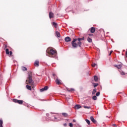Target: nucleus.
<instances>
[{
  "label": "nucleus",
  "mask_w": 127,
  "mask_h": 127,
  "mask_svg": "<svg viewBox=\"0 0 127 127\" xmlns=\"http://www.w3.org/2000/svg\"><path fill=\"white\" fill-rule=\"evenodd\" d=\"M21 70L22 71H27V68H26V67H24V66H22Z\"/></svg>",
  "instance_id": "16"
},
{
  "label": "nucleus",
  "mask_w": 127,
  "mask_h": 127,
  "mask_svg": "<svg viewBox=\"0 0 127 127\" xmlns=\"http://www.w3.org/2000/svg\"><path fill=\"white\" fill-rule=\"evenodd\" d=\"M81 108H82V107L79 105H76L74 106V109H75V110H79V109H81Z\"/></svg>",
  "instance_id": "12"
},
{
  "label": "nucleus",
  "mask_w": 127,
  "mask_h": 127,
  "mask_svg": "<svg viewBox=\"0 0 127 127\" xmlns=\"http://www.w3.org/2000/svg\"><path fill=\"white\" fill-rule=\"evenodd\" d=\"M56 83L57 85H61V84H62V83H61V80L58 78L56 79Z\"/></svg>",
  "instance_id": "6"
},
{
  "label": "nucleus",
  "mask_w": 127,
  "mask_h": 127,
  "mask_svg": "<svg viewBox=\"0 0 127 127\" xmlns=\"http://www.w3.org/2000/svg\"><path fill=\"white\" fill-rule=\"evenodd\" d=\"M89 36H93V34H88Z\"/></svg>",
  "instance_id": "36"
},
{
  "label": "nucleus",
  "mask_w": 127,
  "mask_h": 127,
  "mask_svg": "<svg viewBox=\"0 0 127 127\" xmlns=\"http://www.w3.org/2000/svg\"><path fill=\"white\" fill-rule=\"evenodd\" d=\"M114 67L118 68V69H120L121 67H123V65L122 64H119V65L115 64L114 65Z\"/></svg>",
  "instance_id": "13"
},
{
  "label": "nucleus",
  "mask_w": 127,
  "mask_h": 127,
  "mask_svg": "<svg viewBox=\"0 0 127 127\" xmlns=\"http://www.w3.org/2000/svg\"><path fill=\"white\" fill-rule=\"evenodd\" d=\"M66 90L68 92H73V91H75V89H74V88H66Z\"/></svg>",
  "instance_id": "15"
},
{
  "label": "nucleus",
  "mask_w": 127,
  "mask_h": 127,
  "mask_svg": "<svg viewBox=\"0 0 127 127\" xmlns=\"http://www.w3.org/2000/svg\"><path fill=\"white\" fill-rule=\"evenodd\" d=\"M2 124H3L2 120L0 119V127H2Z\"/></svg>",
  "instance_id": "23"
},
{
  "label": "nucleus",
  "mask_w": 127,
  "mask_h": 127,
  "mask_svg": "<svg viewBox=\"0 0 127 127\" xmlns=\"http://www.w3.org/2000/svg\"><path fill=\"white\" fill-rule=\"evenodd\" d=\"M55 120H56V119H57L56 117H55Z\"/></svg>",
  "instance_id": "44"
},
{
  "label": "nucleus",
  "mask_w": 127,
  "mask_h": 127,
  "mask_svg": "<svg viewBox=\"0 0 127 127\" xmlns=\"http://www.w3.org/2000/svg\"><path fill=\"white\" fill-rule=\"evenodd\" d=\"M93 86L94 88H96V87H98V86H99V84L98 83H94L93 84Z\"/></svg>",
  "instance_id": "26"
},
{
  "label": "nucleus",
  "mask_w": 127,
  "mask_h": 127,
  "mask_svg": "<svg viewBox=\"0 0 127 127\" xmlns=\"http://www.w3.org/2000/svg\"><path fill=\"white\" fill-rule=\"evenodd\" d=\"M62 115L63 116V117H65V118H67V117H68V114L67 113H62Z\"/></svg>",
  "instance_id": "18"
},
{
  "label": "nucleus",
  "mask_w": 127,
  "mask_h": 127,
  "mask_svg": "<svg viewBox=\"0 0 127 127\" xmlns=\"http://www.w3.org/2000/svg\"><path fill=\"white\" fill-rule=\"evenodd\" d=\"M90 0V1H91V0Z\"/></svg>",
  "instance_id": "45"
},
{
  "label": "nucleus",
  "mask_w": 127,
  "mask_h": 127,
  "mask_svg": "<svg viewBox=\"0 0 127 127\" xmlns=\"http://www.w3.org/2000/svg\"><path fill=\"white\" fill-rule=\"evenodd\" d=\"M28 77H27V80H26V84L27 85H33L34 81L32 80V72L31 71L28 72Z\"/></svg>",
  "instance_id": "2"
},
{
  "label": "nucleus",
  "mask_w": 127,
  "mask_h": 127,
  "mask_svg": "<svg viewBox=\"0 0 127 127\" xmlns=\"http://www.w3.org/2000/svg\"><path fill=\"white\" fill-rule=\"evenodd\" d=\"M13 103H17V104H19V105H22L23 104V100H18L16 99H14L12 100Z\"/></svg>",
  "instance_id": "4"
},
{
  "label": "nucleus",
  "mask_w": 127,
  "mask_h": 127,
  "mask_svg": "<svg viewBox=\"0 0 127 127\" xmlns=\"http://www.w3.org/2000/svg\"><path fill=\"white\" fill-rule=\"evenodd\" d=\"M64 127H67V124L65 123L64 124Z\"/></svg>",
  "instance_id": "38"
},
{
  "label": "nucleus",
  "mask_w": 127,
  "mask_h": 127,
  "mask_svg": "<svg viewBox=\"0 0 127 127\" xmlns=\"http://www.w3.org/2000/svg\"><path fill=\"white\" fill-rule=\"evenodd\" d=\"M44 89L45 91H47V90H48V86H45L44 88Z\"/></svg>",
  "instance_id": "30"
},
{
  "label": "nucleus",
  "mask_w": 127,
  "mask_h": 127,
  "mask_svg": "<svg viewBox=\"0 0 127 127\" xmlns=\"http://www.w3.org/2000/svg\"><path fill=\"white\" fill-rule=\"evenodd\" d=\"M73 123H75V122H76V120H73Z\"/></svg>",
  "instance_id": "42"
},
{
  "label": "nucleus",
  "mask_w": 127,
  "mask_h": 127,
  "mask_svg": "<svg viewBox=\"0 0 127 127\" xmlns=\"http://www.w3.org/2000/svg\"><path fill=\"white\" fill-rule=\"evenodd\" d=\"M71 44L73 48H77L78 46H79V47H81V46L82 45V42H77V39H74L71 42Z\"/></svg>",
  "instance_id": "3"
},
{
  "label": "nucleus",
  "mask_w": 127,
  "mask_h": 127,
  "mask_svg": "<svg viewBox=\"0 0 127 127\" xmlns=\"http://www.w3.org/2000/svg\"><path fill=\"white\" fill-rule=\"evenodd\" d=\"M87 41L89 42V43H91V42H92L93 40L92 39L90 38V37H88V38H87Z\"/></svg>",
  "instance_id": "20"
},
{
  "label": "nucleus",
  "mask_w": 127,
  "mask_h": 127,
  "mask_svg": "<svg viewBox=\"0 0 127 127\" xmlns=\"http://www.w3.org/2000/svg\"><path fill=\"white\" fill-rule=\"evenodd\" d=\"M84 39H85V38L83 37L82 38H81V40H84Z\"/></svg>",
  "instance_id": "39"
},
{
  "label": "nucleus",
  "mask_w": 127,
  "mask_h": 127,
  "mask_svg": "<svg viewBox=\"0 0 127 127\" xmlns=\"http://www.w3.org/2000/svg\"><path fill=\"white\" fill-rule=\"evenodd\" d=\"M69 127H73V124L72 123H69Z\"/></svg>",
  "instance_id": "32"
},
{
  "label": "nucleus",
  "mask_w": 127,
  "mask_h": 127,
  "mask_svg": "<svg viewBox=\"0 0 127 127\" xmlns=\"http://www.w3.org/2000/svg\"><path fill=\"white\" fill-rule=\"evenodd\" d=\"M92 99H93V100H94V101H96V100H97V96H93V97H92Z\"/></svg>",
  "instance_id": "27"
},
{
  "label": "nucleus",
  "mask_w": 127,
  "mask_h": 127,
  "mask_svg": "<svg viewBox=\"0 0 127 127\" xmlns=\"http://www.w3.org/2000/svg\"><path fill=\"white\" fill-rule=\"evenodd\" d=\"M46 52L47 55H48V56H49V57L54 58L55 57V56H56V55H57V51L50 48H49L47 49Z\"/></svg>",
  "instance_id": "1"
},
{
  "label": "nucleus",
  "mask_w": 127,
  "mask_h": 127,
  "mask_svg": "<svg viewBox=\"0 0 127 127\" xmlns=\"http://www.w3.org/2000/svg\"><path fill=\"white\" fill-rule=\"evenodd\" d=\"M81 41H82V38H78V39H77V42H81Z\"/></svg>",
  "instance_id": "25"
},
{
  "label": "nucleus",
  "mask_w": 127,
  "mask_h": 127,
  "mask_svg": "<svg viewBox=\"0 0 127 127\" xmlns=\"http://www.w3.org/2000/svg\"><path fill=\"white\" fill-rule=\"evenodd\" d=\"M4 50H5L6 54L7 55H10V56H11L12 55V52L8 50V49H4Z\"/></svg>",
  "instance_id": "5"
},
{
  "label": "nucleus",
  "mask_w": 127,
  "mask_h": 127,
  "mask_svg": "<svg viewBox=\"0 0 127 127\" xmlns=\"http://www.w3.org/2000/svg\"><path fill=\"white\" fill-rule=\"evenodd\" d=\"M85 121L87 123V124H88V125H91V123L90 122V120H89L88 119H86Z\"/></svg>",
  "instance_id": "22"
},
{
  "label": "nucleus",
  "mask_w": 127,
  "mask_h": 127,
  "mask_svg": "<svg viewBox=\"0 0 127 127\" xmlns=\"http://www.w3.org/2000/svg\"><path fill=\"white\" fill-rule=\"evenodd\" d=\"M126 57H127V51H126Z\"/></svg>",
  "instance_id": "40"
},
{
  "label": "nucleus",
  "mask_w": 127,
  "mask_h": 127,
  "mask_svg": "<svg viewBox=\"0 0 127 127\" xmlns=\"http://www.w3.org/2000/svg\"><path fill=\"white\" fill-rule=\"evenodd\" d=\"M113 126H114V127H117V125L116 124H114Z\"/></svg>",
  "instance_id": "41"
},
{
  "label": "nucleus",
  "mask_w": 127,
  "mask_h": 127,
  "mask_svg": "<svg viewBox=\"0 0 127 127\" xmlns=\"http://www.w3.org/2000/svg\"><path fill=\"white\" fill-rule=\"evenodd\" d=\"M65 42H70L71 41V38L69 37H66L64 38Z\"/></svg>",
  "instance_id": "7"
},
{
  "label": "nucleus",
  "mask_w": 127,
  "mask_h": 127,
  "mask_svg": "<svg viewBox=\"0 0 127 127\" xmlns=\"http://www.w3.org/2000/svg\"><path fill=\"white\" fill-rule=\"evenodd\" d=\"M96 65H97V64H92V67H96Z\"/></svg>",
  "instance_id": "34"
},
{
  "label": "nucleus",
  "mask_w": 127,
  "mask_h": 127,
  "mask_svg": "<svg viewBox=\"0 0 127 127\" xmlns=\"http://www.w3.org/2000/svg\"><path fill=\"white\" fill-rule=\"evenodd\" d=\"M34 66H35V67H38L39 66V61H36L34 63Z\"/></svg>",
  "instance_id": "11"
},
{
  "label": "nucleus",
  "mask_w": 127,
  "mask_h": 127,
  "mask_svg": "<svg viewBox=\"0 0 127 127\" xmlns=\"http://www.w3.org/2000/svg\"><path fill=\"white\" fill-rule=\"evenodd\" d=\"M53 25H54V26L55 27H57V23H56V22H53Z\"/></svg>",
  "instance_id": "28"
},
{
  "label": "nucleus",
  "mask_w": 127,
  "mask_h": 127,
  "mask_svg": "<svg viewBox=\"0 0 127 127\" xmlns=\"http://www.w3.org/2000/svg\"><path fill=\"white\" fill-rule=\"evenodd\" d=\"M112 53H113V51H111L109 54V56H111L112 55Z\"/></svg>",
  "instance_id": "35"
},
{
  "label": "nucleus",
  "mask_w": 127,
  "mask_h": 127,
  "mask_svg": "<svg viewBox=\"0 0 127 127\" xmlns=\"http://www.w3.org/2000/svg\"><path fill=\"white\" fill-rule=\"evenodd\" d=\"M119 72H120V74L121 75H126V73H125V72L124 71H121V70H119Z\"/></svg>",
  "instance_id": "24"
},
{
  "label": "nucleus",
  "mask_w": 127,
  "mask_h": 127,
  "mask_svg": "<svg viewBox=\"0 0 127 127\" xmlns=\"http://www.w3.org/2000/svg\"><path fill=\"white\" fill-rule=\"evenodd\" d=\"M6 47H7V46H6V45H5V48H6Z\"/></svg>",
  "instance_id": "43"
},
{
  "label": "nucleus",
  "mask_w": 127,
  "mask_h": 127,
  "mask_svg": "<svg viewBox=\"0 0 127 127\" xmlns=\"http://www.w3.org/2000/svg\"><path fill=\"white\" fill-rule=\"evenodd\" d=\"M90 120L91 121V122H93L94 124H96L97 123V121L94 119V117L93 116H91L90 117Z\"/></svg>",
  "instance_id": "9"
},
{
  "label": "nucleus",
  "mask_w": 127,
  "mask_h": 127,
  "mask_svg": "<svg viewBox=\"0 0 127 127\" xmlns=\"http://www.w3.org/2000/svg\"><path fill=\"white\" fill-rule=\"evenodd\" d=\"M53 76L54 77H55H55H56V74H55V73H54V74H53Z\"/></svg>",
  "instance_id": "37"
},
{
  "label": "nucleus",
  "mask_w": 127,
  "mask_h": 127,
  "mask_svg": "<svg viewBox=\"0 0 127 127\" xmlns=\"http://www.w3.org/2000/svg\"><path fill=\"white\" fill-rule=\"evenodd\" d=\"M96 96L97 97H99L100 96V92H98L97 93H96Z\"/></svg>",
  "instance_id": "31"
},
{
  "label": "nucleus",
  "mask_w": 127,
  "mask_h": 127,
  "mask_svg": "<svg viewBox=\"0 0 127 127\" xmlns=\"http://www.w3.org/2000/svg\"><path fill=\"white\" fill-rule=\"evenodd\" d=\"M49 17L50 18H53L54 17V13L52 12H49Z\"/></svg>",
  "instance_id": "10"
},
{
  "label": "nucleus",
  "mask_w": 127,
  "mask_h": 127,
  "mask_svg": "<svg viewBox=\"0 0 127 127\" xmlns=\"http://www.w3.org/2000/svg\"><path fill=\"white\" fill-rule=\"evenodd\" d=\"M83 108H84V109H90L91 108L90 106H84Z\"/></svg>",
  "instance_id": "29"
},
{
  "label": "nucleus",
  "mask_w": 127,
  "mask_h": 127,
  "mask_svg": "<svg viewBox=\"0 0 127 127\" xmlns=\"http://www.w3.org/2000/svg\"><path fill=\"white\" fill-rule=\"evenodd\" d=\"M56 35L57 37H61V35H60V33L58 31L56 32Z\"/></svg>",
  "instance_id": "14"
},
{
  "label": "nucleus",
  "mask_w": 127,
  "mask_h": 127,
  "mask_svg": "<svg viewBox=\"0 0 127 127\" xmlns=\"http://www.w3.org/2000/svg\"><path fill=\"white\" fill-rule=\"evenodd\" d=\"M26 88L28 89V90H31V86H29L28 85H27L26 86Z\"/></svg>",
  "instance_id": "19"
},
{
  "label": "nucleus",
  "mask_w": 127,
  "mask_h": 127,
  "mask_svg": "<svg viewBox=\"0 0 127 127\" xmlns=\"http://www.w3.org/2000/svg\"><path fill=\"white\" fill-rule=\"evenodd\" d=\"M94 80L95 82H97L98 81V76H94Z\"/></svg>",
  "instance_id": "21"
},
{
  "label": "nucleus",
  "mask_w": 127,
  "mask_h": 127,
  "mask_svg": "<svg viewBox=\"0 0 127 127\" xmlns=\"http://www.w3.org/2000/svg\"><path fill=\"white\" fill-rule=\"evenodd\" d=\"M44 91H45V90H44V88H42V89H41L40 90V92H44Z\"/></svg>",
  "instance_id": "33"
},
{
  "label": "nucleus",
  "mask_w": 127,
  "mask_h": 127,
  "mask_svg": "<svg viewBox=\"0 0 127 127\" xmlns=\"http://www.w3.org/2000/svg\"><path fill=\"white\" fill-rule=\"evenodd\" d=\"M91 33H94L95 31H96V29L95 27H92L90 29Z\"/></svg>",
  "instance_id": "8"
},
{
  "label": "nucleus",
  "mask_w": 127,
  "mask_h": 127,
  "mask_svg": "<svg viewBox=\"0 0 127 127\" xmlns=\"http://www.w3.org/2000/svg\"><path fill=\"white\" fill-rule=\"evenodd\" d=\"M96 92H97V88H94L92 91V95H95L96 94Z\"/></svg>",
  "instance_id": "17"
}]
</instances>
